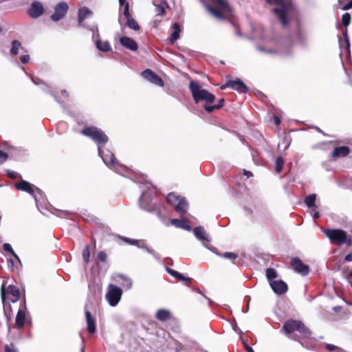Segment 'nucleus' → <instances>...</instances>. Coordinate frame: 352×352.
<instances>
[{
	"label": "nucleus",
	"instance_id": "obj_1",
	"mask_svg": "<svg viewBox=\"0 0 352 352\" xmlns=\"http://www.w3.org/2000/svg\"><path fill=\"white\" fill-rule=\"evenodd\" d=\"M81 133L91 138L98 145V155L104 163L116 173H120L122 166L117 162L114 155L109 150H103L102 146L108 142L107 135L100 129L96 126L85 127L81 131Z\"/></svg>",
	"mask_w": 352,
	"mask_h": 352
},
{
	"label": "nucleus",
	"instance_id": "obj_2",
	"mask_svg": "<svg viewBox=\"0 0 352 352\" xmlns=\"http://www.w3.org/2000/svg\"><path fill=\"white\" fill-rule=\"evenodd\" d=\"M270 4L280 6V8H275L272 10L276 15L283 26L286 27L289 24L287 14L293 8V4L291 0H267Z\"/></svg>",
	"mask_w": 352,
	"mask_h": 352
},
{
	"label": "nucleus",
	"instance_id": "obj_3",
	"mask_svg": "<svg viewBox=\"0 0 352 352\" xmlns=\"http://www.w3.org/2000/svg\"><path fill=\"white\" fill-rule=\"evenodd\" d=\"M189 88L196 103L204 101L206 103L211 104L215 100V96L206 89H203L202 86L197 82L190 81Z\"/></svg>",
	"mask_w": 352,
	"mask_h": 352
},
{
	"label": "nucleus",
	"instance_id": "obj_4",
	"mask_svg": "<svg viewBox=\"0 0 352 352\" xmlns=\"http://www.w3.org/2000/svg\"><path fill=\"white\" fill-rule=\"evenodd\" d=\"M323 232L332 244L336 245L352 244V236L348 235L346 232L342 229H327Z\"/></svg>",
	"mask_w": 352,
	"mask_h": 352
},
{
	"label": "nucleus",
	"instance_id": "obj_5",
	"mask_svg": "<svg viewBox=\"0 0 352 352\" xmlns=\"http://www.w3.org/2000/svg\"><path fill=\"white\" fill-rule=\"evenodd\" d=\"M145 185L142 184L140 188L142 190V195L139 199V204L141 208L147 211L155 210V204L153 203V199L156 193L154 187L149 184L146 186V190L144 189Z\"/></svg>",
	"mask_w": 352,
	"mask_h": 352
},
{
	"label": "nucleus",
	"instance_id": "obj_6",
	"mask_svg": "<svg viewBox=\"0 0 352 352\" xmlns=\"http://www.w3.org/2000/svg\"><path fill=\"white\" fill-rule=\"evenodd\" d=\"M167 202L175 207L182 218H184L188 210V204L184 197H180L173 192H170L166 197Z\"/></svg>",
	"mask_w": 352,
	"mask_h": 352
},
{
	"label": "nucleus",
	"instance_id": "obj_7",
	"mask_svg": "<svg viewBox=\"0 0 352 352\" xmlns=\"http://www.w3.org/2000/svg\"><path fill=\"white\" fill-rule=\"evenodd\" d=\"M283 330L287 336L296 331L306 338L311 335L310 331L299 320H289L287 321L283 327Z\"/></svg>",
	"mask_w": 352,
	"mask_h": 352
},
{
	"label": "nucleus",
	"instance_id": "obj_8",
	"mask_svg": "<svg viewBox=\"0 0 352 352\" xmlns=\"http://www.w3.org/2000/svg\"><path fill=\"white\" fill-rule=\"evenodd\" d=\"M15 186L18 190L27 192L31 195L34 199L36 203L38 201L41 197L42 196V192L39 188L25 180H22L20 182L16 184Z\"/></svg>",
	"mask_w": 352,
	"mask_h": 352
},
{
	"label": "nucleus",
	"instance_id": "obj_9",
	"mask_svg": "<svg viewBox=\"0 0 352 352\" xmlns=\"http://www.w3.org/2000/svg\"><path fill=\"white\" fill-rule=\"evenodd\" d=\"M122 290L118 286L110 284L107 287L106 299L111 307L116 306L121 299Z\"/></svg>",
	"mask_w": 352,
	"mask_h": 352
},
{
	"label": "nucleus",
	"instance_id": "obj_10",
	"mask_svg": "<svg viewBox=\"0 0 352 352\" xmlns=\"http://www.w3.org/2000/svg\"><path fill=\"white\" fill-rule=\"evenodd\" d=\"M1 300L3 303L8 298L12 302H16L20 298L19 289L13 285H10L6 289L4 285H2L1 289Z\"/></svg>",
	"mask_w": 352,
	"mask_h": 352
},
{
	"label": "nucleus",
	"instance_id": "obj_11",
	"mask_svg": "<svg viewBox=\"0 0 352 352\" xmlns=\"http://www.w3.org/2000/svg\"><path fill=\"white\" fill-rule=\"evenodd\" d=\"M213 3L217 6L220 10L210 6H207L206 8L208 11L217 19H221L223 18V15L221 12L228 13L230 11V6L224 0H213Z\"/></svg>",
	"mask_w": 352,
	"mask_h": 352
},
{
	"label": "nucleus",
	"instance_id": "obj_12",
	"mask_svg": "<svg viewBox=\"0 0 352 352\" xmlns=\"http://www.w3.org/2000/svg\"><path fill=\"white\" fill-rule=\"evenodd\" d=\"M69 6L65 2H60L54 7V12L51 15V19L57 22L63 19L68 10Z\"/></svg>",
	"mask_w": 352,
	"mask_h": 352
},
{
	"label": "nucleus",
	"instance_id": "obj_13",
	"mask_svg": "<svg viewBox=\"0 0 352 352\" xmlns=\"http://www.w3.org/2000/svg\"><path fill=\"white\" fill-rule=\"evenodd\" d=\"M141 76L151 83L159 87L164 86L162 79L150 69H146L141 73Z\"/></svg>",
	"mask_w": 352,
	"mask_h": 352
},
{
	"label": "nucleus",
	"instance_id": "obj_14",
	"mask_svg": "<svg viewBox=\"0 0 352 352\" xmlns=\"http://www.w3.org/2000/svg\"><path fill=\"white\" fill-rule=\"evenodd\" d=\"M226 87H230L232 89L236 90L241 93H247L249 90L248 87L239 78H236V80H228L226 85L221 87V89H225Z\"/></svg>",
	"mask_w": 352,
	"mask_h": 352
},
{
	"label": "nucleus",
	"instance_id": "obj_15",
	"mask_svg": "<svg viewBox=\"0 0 352 352\" xmlns=\"http://www.w3.org/2000/svg\"><path fill=\"white\" fill-rule=\"evenodd\" d=\"M292 266L294 270L300 274L302 276H306L309 274V266L304 264L300 259L298 258H294L291 261Z\"/></svg>",
	"mask_w": 352,
	"mask_h": 352
},
{
	"label": "nucleus",
	"instance_id": "obj_16",
	"mask_svg": "<svg viewBox=\"0 0 352 352\" xmlns=\"http://www.w3.org/2000/svg\"><path fill=\"white\" fill-rule=\"evenodd\" d=\"M44 12V8L42 3L39 1H35L32 2L30 8L28 10V14L32 19H37L41 16Z\"/></svg>",
	"mask_w": 352,
	"mask_h": 352
},
{
	"label": "nucleus",
	"instance_id": "obj_17",
	"mask_svg": "<svg viewBox=\"0 0 352 352\" xmlns=\"http://www.w3.org/2000/svg\"><path fill=\"white\" fill-rule=\"evenodd\" d=\"M195 236L200 241H201L203 245L207 248H209L206 244V242L210 241V238L208 233L206 232L202 226L196 227L194 229Z\"/></svg>",
	"mask_w": 352,
	"mask_h": 352
},
{
	"label": "nucleus",
	"instance_id": "obj_18",
	"mask_svg": "<svg viewBox=\"0 0 352 352\" xmlns=\"http://www.w3.org/2000/svg\"><path fill=\"white\" fill-rule=\"evenodd\" d=\"M25 309V302H23L22 304H21L20 308L16 316L15 324L18 329H21L25 324L26 320V313Z\"/></svg>",
	"mask_w": 352,
	"mask_h": 352
},
{
	"label": "nucleus",
	"instance_id": "obj_19",
	"mask_svg": "<svg viewBox=\"0 0 352 352\" xmlns=\"http://www.w3.org/2000/svg\"><path fill=\"white\" fill-rule=\"evenodd\" d=\"M120 43L126 49L132 52H136L138 50V45L136 41L128 36H122L120 38Z\"/></svg>",
	"mask_w": 352,
	"mask_h": 352
},
{
	"label": "nucleus",
	"instance_id": "obj_20",
	"mask_svg": "<svg viewBox=\"0 0 352 352\" xmlns=\"http://www.w3.org/2000/svg\"><path fill=\"white\" fill-rule=\"evenodd\" d=\"M270 285L272 289V290L276 294H283L287 291V284L281 280H272L270 282Z\"/></svg>",
	"mask_w": 352,
	"mask_h": 352
},
{
	"label": "nucleus",
	"instance_id": "obj_21",
	"mask_svg": "<svg viewBox=\"0 0 352 352\" xmlns=\"http://www.w3.org/2000/svg\"><path fill=\"white\" fill-rule=\"evenodd\" d=\"M256 49L261 52L267 53L268 54H276L277 53H287L283 50V47L281 45L275 43V48H266L265 47L257 46Z\"/></svg>",
	"mask_w": 352,
	"mask_h": 352
},
{
	"label": "nucleus",
	"instance_id": "obj_22",
	"mask_svg": "<svg viewBox=\"0 0 352 352\" xmlns=\"http://www.w3.org/2000/svg\"><path fill=\"white\" fill-rule=\"evenodd\" d=\"M187 213L185 215L184 218H182L183 219H173L170 220V223L172 225L175 226L176 228L183 229L186 231H190L191 230V226L186 221V219H187Z\"/></svg>",
	"mask_w": 352,
	"mask_h": 352
},
{
	"label": "nucleus",
	"instance_id": "obj_23",
	"mask_svg": "<svg viewBox=\"0 0 352 352\" xmlns=\"http://www.w3.org/2000/svg\"><path fill=\"white\" fill-rule=\"evenodd\" d=\"M124 240L130 245H135L138 246L139 248H145L146 251L148 254L153 255L155 258H157V254L153 250H151L149 248H148L147 247H146V245H145V243L144 241L134 240V239H131L129 238H124Z\"/></svg>",
	"mask_w": 352,
	"mask_h": 352
},
{
	"label": "nucleus",
	"instance_id": "obj_24",
	"mask_svg": "<svg viewBox=\"0 0 352 352\" xmlns=\"http://www.w3.org/2000/svg\"><path fill=\"white\" fill-rule=\"evenodd\" d=\"M116 280L125 289H130L132 287V280L128 276L122 274L116 276Z\"/></svg>",
	"mask_w": 352,
	"mask_h": 352
},
{
	"label": "nucleus",
	"instance_id": "obj_25",
	"mask_svg": "<svg viewBox=\"0 0 352 352\" xmlns=\"http://www.w3.org/2000/svg\"><path fill=\"white\" fill-rule=\"evenodd\" d=\"M344 39L340 38H339V45L340 47L341 48V53H343L344 51L346 52L347 54L350 53V43H349V38L347 34L346 30L344 32ZM342 54H340L341 55Z\"/></svg>",
	"mask_w": 352,
	"mask_h": 352
},
{
	"label": "nucleus",
	"instance_id": "obj_26",
	"mask_svg": "<svg viewBox=\"0 0 352 352\" xmlns=\"http://www.w3.org/2000/svg\"><path fill=\"white\" fill-rule=\"evenodd\" d=\"M153 5L157 15L162 16L165 14V10L168 7L166 0H153Z\"/></svg>",
	"mask_w": 352,
	"mask_h": 352
},
{
	"label": "nucleus",
	"instance_id": "obj_27",
	"mask_svg": "<svg viewBox=\"0 0 352 352\" xmlns=\"http://www.w3.org/2000/svg\"><path fill=\"white\" fill-rule=\"evenodd\" d=\"M350 149L348 146H339L334 148L333 157H344L349 153Z\"/></svg>",
	"mask_w": 352,
	"mask_h": 352
},
{
	"label": "nucleus",
	"instance_id": "obj_28",
	"mask_svg": "<svg viewBox=\"0 0 352 352\" xmlns=\"http://www.w3.org/2000/svg\"><path fill=\"white\" fill-rule=\"evenodd\" d=\"M86 320L87 324V330L89 333H94L96 331L95 319L91 316L89 311L85 312Z\"/></svg>",
	"mask_w": 352,
	"mask_h": 352
},
{
	"label": "nucleus",
	"instance_id": "obj_29",
	"mask_svg": "<svg viewBox=\"0 0 352 352\" xmlns=\"http://www.w3.org/2000/svg\"><path fill=\"white\" fill-rule=\"evenodd\" d=\"M92 12L91 11L86 8L84 7L82 8H80L78 11V23L79 25H82V21L89 17L91 15Z\"/></svg>",
	"mask_w": 352,
	"mask_h": 352
},
{
	"label": "nucleus",
	"instance_id": "obj_30",
	"mask_svg": "<svg viewBox=\"0 0 352 352\" xmlns=\"http://www.w3.org/2000/svg\"><path fill=\"white\" fill-rule=\"evenodd\" d=\"M96 45L98 50L107 52L111 50V46L109 41L98 39L96 41Z\"/></svg>",
	"mask_w": 352,
	"mask_h": 352
},
{
	"label": "nucleus",
	"instance_id": "obj_31",
	"mask_svg": "<svg viewBox=\"0 0 352 352\" xmlns=\"http://www.w3.org/2000/svg\"><path fill=\"white\" fill-rule=\"evenodd\" d=\"M181 28L178 23L173 25V32L170 34V42L173 44L179 38Z\"/></svg>",
	"mask_w": 352,
	"mask_h": 352
},
{
	"label": "nucleus",
	"instance_id": "obj_32",
	"mask_svg": "<svg viewBox=\"0 0 352 352\" xmlns=\"http://www.w3.org/2000/svg\"><path fill=\"white\" fill-rule=\"evenodd\" d=\"M155 318L162 322L166 321L170 318V312L167 309H160L156 312Z\"/></svg>",
	"mask_w": 352,
	"mask_h": 352
},
{
	"label": "nucleus",
	"instance_id": "obj_33",
	"mask_svg": "<svg viewBox=\"0 0 352 352\" xmlns=\"http://www.w3.org/2000/svg\"><path fill=\"white\" fill-rule=\"evenodd\" d=\"M126 24L130 29L133 30L138 31L140 30L138 23L132 16H128L126 19Z\"/></svg>",
	"mask_w": 352,
	"mask_h": 352
},
{
	"label": "nucleus",
	"instance_id": "obj_34",
	"mask_svg": "<svg viewBox=\"0 0 352 352\" xmlns=\"http://www.w3.org/2000/svg\"><path fill=\"white\" fill-rule=\"evenodd\" d=\"M316 199V194H311L308 196H307L305 199V204L308 208H312L315 207V202Z\"/></svg>",
	"mask_w": 352,
	"mask_h": 352
},
{
	"label": "nucleus",
	"instance_id": "obj_35",
	"mask_svg": "<svg viewBox=\"0 0 352 352\" xmlns=\"http://www.w3.org/2000/svg\"><path fill=\"white\" fill-rule=\"evenodd\" d=\"M21 47V43L17 40H14L12 42V47L10 53L12 55H16L19 52V49Z\"/></svg>",
	"mask_w": 352,
	"mask_h": 352
},
{
	"label": "nucleus",
	"instance_id": "obj_36",
	"mask_svg": "<svg viewBox=\"0 0 352 352\" xmlns=\"http://www.w3.org/2000/svg\"><path fill=\"white\" fill-rule=\"evenodd\" d=\"M32 80L33 83L35 84L36 85H40L41 87V89L44 91L50 92V87L47 84L43 82V80H41L40 79H34L33 78H32Z\"/></svg>",
	"mask_w": 352,
	"mask_h": 352
},
{
	"label": "nucleus",
	"instance_id": "obj_37",
	"mask_svg": "<svg viewBox=\"0 0 352 352\" xmlns=\"http://www.w3.org/2000/svg\"><path fill=\"white\" fill-rule=\"evenodd\" d=\"M284 164L285 162L282 157H278L276 159L275 169L276 173H279L282 170Z\"/></svg>",
	"mask_w": 352,
	"mask_h": 352
},
{
	"label": "nucleus",
	"instance_id": "obj_38",
	"mask_svg": "<svg viewBox=\"0 0 352 352\" xmlns=\"http://www.w3.org/2000/svg\"><path fill=\"white\" fill-rule=\"evenodd\" d=\"M278 276L276 271L274 268H267L266 270V276L269 280H271Z\"/></svg>",
	"mask_w": 352,
	"mask_h": 352
},
{
	"label": "nucleus",
	"instance_id": "obj_39",
	"mask_svg": "<svg viewBox=\"0 0 352 352\" xmlns=\"http://www.w3.org/2000/svg\"><path fill=\"white\" fill-rule=\"evenodd\" d=\"M120 12L122 13L123 16L127 19L128 16H132L129 12V3L124 4L122 7L120 8Z\"/></svg>",
	"mask_w": 352,
	"mask_h": 352
},
{
	"label": "nucleus",
	"instance_id": "obj_40",
	"mask_svg": "<svg viewBox=\"0 0 352 352\" xmlns=\"http://www.w3.org/2000/svg\"><path fill=\"white\" fill-rule=\"evenodd\" d=\"M297 40L301 45H305L307 43V36L306 34L300 30H298L297 32Z\"/></svg>",
	"mask_w": 352,
	"mask_h": 352
},
{
	"label": "nucleus",
	"instance_id": "obj_41",
	"mask_svg": "<svg viewBox=\"0 0 352 352\" xmlns=\"http://www.w3.org/2000/svg\"><path fill=\"white\" fill-rule=\"evenodd\" d=\"M3 250L6 251V252H8L9 253H10L12 256H14L19 261V256L15 254V252H14L12 246L9 243H4L3 245Z\"/></svg>",
	"mask_w": 352,
	"mask_h": 352
},
{
	"label": "nucleus",
	"instance_id": "obj_42",
	"mask_svg": "<svg viewBox=\"0 0 352 352\" xmlns=\"http://www.w3.org/2000/svg\"><path fill=\"white\" fill-rule=\"evenodd\" d=\"M351 22V15L349 13L346 12L342 16V23L344 27H347Z\"/></svg>",
	"mask_w": 352,
	"mask_h": 352
},
{
	"label": "nucleus",
	"instance_id": "obj_43",
	"mask_svg": "<svg viewBox=\"0 0 352 352\" xmlns=\"http://www.w3.org/2000/svg\"><path fill=\"white\" fill-rule=\"evenodd\" d=\"M90 251L88 246H86L82 252V258L85 263H87L89 261Z\"/></svg>",
	"mask_w": 352,
	"mask_h": 352
},
{
	"label": "nucleus",
	"instance_id": "obj_44",
	"mask_svg": "<svg viewBox=\"0 0 352 352\" xmlns=\"http://www.w3.org/2000/svg\"><path fill=\"white\" fill-rule=\"evenodd\" d=\"M221 256L225 258L230 260H235L238 257V255L233 252H226Z\"/></svg>",
	"mask_w": 352,
	"mask_h": 352
},
{
	"label": "nucleus",
	"instance_id": "obj_45",
	"mask_svg": "<svg viewBox=\"0 0 352 352\" xmlns=\"http://www.w3.org/2000/svg\"><path fill=\"white\" fill-rule=\"evenodd\" d=\"M344 69L346 74L349 77L350 83L352 85V63H350V67L349 68V72H348L347 69H346L344 67Z\"/></svg>",
	"mask_w": 352,
	"mask_h": 352
},
{
	"label": "nucleus",
	"instance_id": "obj_46",
	"mask_svg": "<svg viewBox=\"0 0 352 352\" xmlns=\"http://www.w3.org/2000/svg\"><path fill=\"white\" fill-rule=\"evenodd\" d=\"M5 352H18V351L12 344H10L5 346Z\"/></svg>",
	"mask_w": 352,
	"mask_h": 352
},
{
	"label": "nucleus",
	"instance_id": "obj_47",
	"mask_svg": "<svg viewBox=\"0 0 352 352\" xmlns=\"http://www.w3.org/2000/svg\"><path fill=\"white\" fill-rule=\"evenodd\" d=\"M166 271L168 272V273L171 275L172 276L176 278H178V277L180 276V273L178 272L176 270H172V269H170V268H166Z\"/></svg>",
	"mask_w": 352,
	"mask_h": 352
},
{
	"label": "nucleus",
	"instance_id": "obj_48",
	"mask_svg": "<svg viewBox=\"0 0 352 352\" xmlns=\"http://www.w3.org/2000/svg\"><path fill=\"white\" fill-rule=\"evenodd\" d=\"M204 109H205V110L207 112L211 113V112L214 111L216 109H219V106L217 107L215 104L214 105H212V106H210V105H205L204 106Z\"/></svg>",
	"mask_w": 352,
	"mask_h": 352
},
{
	"label": "nucleus",
	"instance_id": "obj_49",
	"mask_svg": "<svg viewBox=\"0 0 352 352\" xmlns=\"http://www.w3.org/2000/svg\"><path fill=\"white\" fill-rule=\"evenodd\" d=\"M8 157V156L7 153L0 151V164H2L4 162H6L7 160Z\"/></svg>",
	"mask_w": 352,
	"mask_h": 352
},
{
	"label": "nucleus",
	"instance_id": "obj_50",
	"mask_svg": "<svg viewBox=\"0 0 352 352\" xmlns=\"http://www.w3.org/2000/svg\"><path fill=\"white\" fill-rule=\"evenodd\" d=\"M20 60L22 63L26 64L30 60V56L28 54H24L20 56Z\"/></svg>",
	"mask_w": 352,
	"mask_h": 352
},
{
	"label": "nucleus",
	"instance_id": "obj_51",
	"mask_svg": "<svg viewBox=\"0 0 352 352\" xmlns=\"http://www.w3.org/2000/svg\"><path fill=\"white\" fill-rule=\"evenodd\" d=\"M98 258L100 261L105 262L107 259V254L104 252H100L98 254Z\"/></svg>",
	"mask_w": 352,
	"mask_h": 352
},
{
	"label": "nucleus",
	"instance_id": "obj_52",
	"mask_svg": "<svg viewBox=\"0 0 352 352\" xmlns=\"http://www.w3.org/2000/svg\"><path fill=\"white\" fill-rule=\"evenodd\" d=\"M326 349L330 351H334L337 349V346L331 344H326Z\"/></svg>",
	"mask_w": 352,
	"mask_h": 352
},
{
	"label": "nucleus",
	"instance_id": "obj_53",
	"mask_svg": "<svg viewBox=\"0 0 352 352\" xmlns=\"http://www.w3.org/2000/svg\"><path fill=\"white\" fill-rule=\"evenodd\" d=\"M344 261H346V262H351L352 261V252L345 256Z\"/></svg>",
	"mask_w": 352,
	"mask_h": 352
},
{
	"label": "nucleus",
	"instance_id": "obj_54",
	"mask_svg": "<svg viewBox=\"0 0 352 352\" xmlns=\"http://www.w3.org/2000/svg\"><path fill=\"white\" fill-rule=\"evenodd\" d=\"M352 8V1L348 3L347 4L344 5L342 8L343 10H347Z\"/></svg>",
	"mask_w": 352,
	"mask_h": 352
},
{
	"label": "nucleus",
	"instance_id": "obj_55",
	"mask_svg": "<svg viewBox=\"0 0 352 352\" xmlns=\"http://www.w3.org/2000/svg\"><path fill=\"white\" fill-rule=\"evenodd\" d=\"M243 174L245 176H246L248 178H250L253 176V174L251 171L249 170H244Z\"/></svg>",
	"mask_w": 352,
	"mask_h": 352
},
{
	"label": "nucleus",
	"instance_id": "obj_56",
	"mask_svg": "<svg viewBox=\"0 0 352 352\" xmlns=\"http://www.w3.org/2000/svg\"><path fill=\"white\" fill-rule=\"evenodd\" d=\"M223 104H224V100L223 98H221L219 100L218 104H215V105L217 107L219 106V109H221V107H223Z\"/></svg>",
	"mask_w": 352,
	"mask_h": 352
},
{
	"label": "nucleus",
	"instance_id": "obj_57",
	"mask_svg": "<svg viewBox=\"0 0 352 352\" xmlns=\"http://www.w3.org/2000/svg\"><path fill=\"white\" fill-rule=\"evenodd\" d=\"M274 122L276 125H278L280 123V119L278 116H274Z\"/></svg>",
	"mask_w": 352,
	"mask_h": 352
},
{
	"label": "nucleus",
	"instance_id": "obj_58",
	"mask_svg": "<svg viewBox=\"0 0 352 352\" xmlns=\"http://www.w3.org/2000/svg\"><path fill=\"white\" fill-rule=\"evenodd\" d=\"M178 279L182 280V281L189 280H190L189 278L185 277L184 276H183L181 274H180V276L178 277Z\"/></svg>",
	"mask_w": 352,
	"mask_h": 352
},
{
	"label": "nucleus",
	"instance_id": "obj_59",
	"mask_svg": "<svg viewBox=\"0 0 352 352\" xmlns=\"http://www.w3.org/2000/svg\"><path fill=\"white\" fill-rule=\"evenodd\" d=\"M50 94L53 96V97L54 98V99H55V100H56L59 104H60V105H61L63 107H63V103H62V102H60V101L57 98L55 94H54L52 92H50Z\"/></svg>",
	"mask_w": 352,
	"mask_h": 352
},
{
	"label": "nucleus",
	"instance_id": "obj_60",
	"mask_svg": "<svg viewBox=\"0 0 352 352\" xmlns=\"http://www.w3.org/2000/svg\"><path fill=\"white\" fill-rule=\"evenodd\" d=\"M233 329L235 332L238 333L240 335L242 333V331L240 330V329L238 327H233Z\"/></svg>",
	"mask_w": 352,
	"mask_h": 352
},
{
	"label": "nucleus",
	"instance_id": "obj_61",
	"mask_svg": "<svg viewBox=\"0 0 352 352\" xmlns=\"http://www.w3.org/2000/svg\"><path fill=\"white\" fill-rule=\"evenodd\" d=\"M320 217V213L318 211H316L314 214H313V218L314 219H318Z\"/></svg>",
	"mask_w": 352,
	"mask_h": 352
},
{
	"label": "nucleus",
	"instance_id": "obj_62",
	"mask_svg": "<svg viewBox=\"0 0 352 352\" xmlns=\"http://www.w3.org/2000/svg\"><path fill=\"white\" fill-rule=\"evenodd\" d=\"M126 0H119L120 6V7H122V6H123L124 4L127 3L126 2Z\"/></svg>",
	"mask_w": 352,
	"mask_h": 352
},
{
	"label": "nucleus",
	"instance_id": "obj_63",
	"mask_svg": "<svg viewBox=\"0 0 352 352\" xmlns=\"http://www.w3.org/2000/svg\"><path fill=\"white\" fill-rule=\"evenodd\" d=\"M246 349L248 352H254V350L248 345H246Z\"/></svg>",
	"mask_w": 352,
	"mask_h": 352
},
{
	"label": "nucleus",
	"instance_id": "obj_64",
	"mask_svg": "<svg viewBox=\"0 0 352 352\" xmlns=\"http://www.w3.org/2000/svg\"><path fill=\"white\" fill-rule=\"evenodd\" d=\"M61 93L63 96H68V93L66 90H63Z\"/></svg>",
	"mask_w": 352,
	"mask_h": 352
}]
</instances>
